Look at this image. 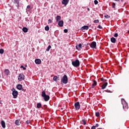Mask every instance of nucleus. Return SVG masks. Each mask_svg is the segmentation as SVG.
<instances>
[{
  "mask_svg": "<svg viewBox=\"0 0 129 129\" xmlns=\"http://www.w3.org/2000/svg\"><path fill=\"white\" fill-rule=\"evenodd\" d=\"M61 81L63 83V84H67V83H68V77H67V75H64L62 77Z\"/></svg>",
  "mask_w": 129,
  "mask_h": 129,
  "instance_id": "f257e3e1",
  "label": "nucleus"
},
{
  "mask_svg": "<svg viewBox=\"0 0 129 129\" xmlns=\"http://www.w3.org/2000/svg\"><path fill=\"white\" fill-rule=\"evenodd\" d=\"M72 64L74 67H79L80 66V61H79V60L77 59L75 61H73Z\"/></svg>",
  "mask_w": 129,
  "mask_h": 129,
  "instance_id": "f03ea898",
  "label": "nucleus"
},
{
  "mask_svg": "<svg viewBox=\"0 0 129 129\" xmlns=\"http://www.w3.org/2000/svg\"><path fill=\"white\" fill-rule=\"evenodd\" d=\"M25 80V75L23 74H19L18 76V80L19 81H22Z\"/></svg>",
  "mask_w": 129,
  "mask_h": 129,
  "instance_id": "7ed1b4c3",
  "label": "nucleus"
},
{
  "mask_svg": "<svg viewBox=\"0 0 129 129\" xmlns=\"http://www.w3.org/2000/svg\"><path fill=\"white\" fill-rule=\"evenodd\" d=\"M75 108L76 110H79V109H80V104L79 103V102L75 103Z\"/></svg>",
  "mask_w": 129,
  "mask_h": 129,
  "instance_id": "20e7f679",
  "label": "nucleus"
},
{
  "mask_svg": "<svg viewBox=\"0 0 129 129\" xmlns=\"http://www.w3.org/2000/svg\"><path fill=\"white\" fill-rule=\"evenodd\" d=\"M90 47L92 49H95L96 48V42L95 41L92 42L90 44Z\"/></svg>",
  "mask_w": 129,
  "mask_h": 129,
  "instance_id": "39448f33",
  "label": "nucleus"
},
{
  "mask_svg": "<svg viewBox=\"0 0 129 129\" xmlns=\"http://www.w3.org/2000/svg\"><path fill=\"white\" fill-rule=\"evenodd\" d=\"M12 91V94L14 97H17V96H18V92L15 89H13Z\"/></svg>",
  "mask_w": 129,
  "mask_h": 129,
  "instance_id": "423d86ee",
  "label": "nucleus"
},
{
  "mask_svg": "<svg viewBox=\"0 0 129 129\" xmlns=\"http://www.w3.org/2000/svg\"><path fill=\"white\" fill-rule=\"evenodd\" d=\"M69 3V0H62L61 2L62 5H64V7H66Z\"/></svg>",
  "mask_w": 129,
  "mask_h": 129,
  "instance_id": "0eeeda50",
  "label": "nucleus"
},
{
  "mask_svg": "<svg viewBox=\"0 0 129 129\" xmlns=\"http://www.w3.org/2000/svg\"><path fill=\"white\" fill-rule=\"evenodd\" d=\"M76 48L77 50H78L79 51L81 50V49H82V44L81 43H80L79 45L77 44L76 46Z\"/></svg>",
  "mask_w": 129,
  "mask_h": 129,
  "instance_id": "6e6552de",
  "label": "nucleus"
},
{
  "mask_svg": "<svg viewBox=\"0 0 129 129\" xmlns=\"http://www.w3.org/2000/svg\"><path fill=\"white\" fill-rule=\"evenodd\" d=\"M13 3H14V4H15V5H17L16 7H17V8H19V7H20V4H19V0H13Z\"/></svg>",
  "mask_w": 129,
  "mask_h": 129,
  "instance_id": "1a4fd4ad",
  "label": "nucleus"
},
{
  "mask_svg": "<svg viewBox=\"0 0 129 129\" xmlns=\"http://www.w3.org/2000/svg\"><path fill=\"white\" fill-rule=\"evenodd\" d=\"M35 63L37 64V65H40V64H41L42 61L41 60V59H39V58H37L35 60Z\"/></svg>",
  "mask_w": 129,
  "mask_h": 129,
  "instance_id": "9d476101",
  "label": "nucleus"
},
{
  "mask_svg": "<svg viewBox=\"0 0 129 129\" xmlns=\"http://www.w3.org/2000/svg\"><path fill=\"white\" fill-rule=\"evenodd\" d=\"M58 25L59 27H63V26H64V21L60 20L58 22Z\"/></svg>",
  "mask_w": 129,
  "mask_h": 129,
  "instance_id": "9b49d317",
  "label": "nucleus"
},
{
  "mask_svg": "<svg viewBox=\"0 0 129 129\" xmlns=\"http://www.w3.org/2000/svg\"><path fill=\"white\" fill-rule=\"evenodd\" d=\"M96 85H97V82H96V81L94 80L93 83L92 84V85L91 86V88H94V87H95V86H96Z\"/></svg>",
  "mask_w": 129,
  "mask_h": 129,
  "instance_id": "f8f14e48",
  "label": "nucleus"
},
{
  "mask_svg": "<svg viewBox=\"0 0 129 129\" xmlns=\"http://www.w3.org/2000/svg\"><path fill=\"white\" fill-rule=\"evenodd\" d=\"M42 97H50V96L46 95V92H45V91H42Z\"/></svg>",
  "mask_w": 129,
  "mask_h": 129,
  "instance_id": "ddd939ff",
  "label": "nucleus"
},
{
  "mask_svg": "<svg viewBox=\"0 0 129 129\" xmlns=\"http://www.w3.org/2000/svg\"><path fill=\"white\" fill-rule=\"evenodd\" d=\"M111 43H116V39L114 37H111L110 39Z\"/></svg>",
  "mask_w": 129,
  "mask_h": 129,
  "instance_id": "4468645a",
  "label": "nucleus"
},
{
  "mask_svg": "<svg viewBox=\"0 0 129 129\" xmlns=\"http://www.w3.org/2000/svg\"><path fill=\"white\" fill-rule=\"evenodd\" d=\"M1 125L3 128H6V122H5V121L2 120L1 121Z\"/></svg>",
  "mask_w": 129,
  "mask_h": 129,
  "instance_id": "2eb2a0df",
  "label": "nucleus"
},
{
  "mask_svg": "<svg viewBox=\"0 0 129 129\" xmlns=\"http://www.w3.org/2000/svg\"><path fill=\"white\" fill-rule=\"evenodd\" d=\"M4 72L6 75H7V76H8V75H10V70H9V69H6L4 71Z\"/></svg>",
  "mask_w": 129,
  "mask_h": 129,
  "instance_id": "dca6fc26",
  "label": "nucleus"
},
{
  "mask_svg": "<svg viewBox=\"0 0 129 129\" xmlns=\"http://www.w3.org/2000/svg\"><path fill=\"white\" fill-rule=\"evenodd\" d=\"M89 29V27L88 26H84L81 28V30L83 31V30H88Z\"/></svg>",
  "mask_w": 129,
  "mask_h": 129,
  "instance_id": "f3484780",
  "label": "nucleus"
},
{
  "mask_svg": "<svg viewBox=\"0 0 129 129\" xmlns=\"http://www.w3.org/2000/svg\"><path fill=\"white\" fill-rule=\"evenodd\" d=\"M23 88V85H22L21 84H18L17 86V89H18L19 90H21V89H22Z\"/></svg>",
  "mask_w": 129,
  "mask_h": 129,
  "instance_id": "a211bd4d",
  "label": "nucleus"
},
{
  "mask_svg": "<svg viewBox=\"0 0 129 129\" xmlns=\"http://www.w3.org/2000/svg\"><path fill=\"white\" fill-rule=\"evenodd\" d=\"M108 83L107 82L103 84V85L102 86V89H105L106 88V86H107Z\"/></svg>",
  "mask_w": 129,
  "mask_h": 129,
  "instance_id": "6ab92c4d",
  "label": "nucleus"
},
{
  "mask_svg": "<svg viewBox=\"0 0 129 129\" xmlns=\"http://www.w3.org/2000/svg\"><path fill=\"white\" fill-rule=\"evenodd\" d=\"M22 31L24 33H28V31H29V29L28 28H27V27H23L22 29Z\"/></svg>",
  "mask_w": 129,
  "mask_h": 129,
  "instance_id": "aec40b11",
  "label": "nucleus"
},
{
  "mask_svg": "<svg viewBox=\"0 0 129 129\" xmlns=\"http://www.w3.org/2000/svg\"><path fill=\"white\" fill-rule=\"evenodd\" d=\"M15 123L16 125H20L21 124V122L20 121V120H16L15 122Z\"/></svg>",
  "mask_w": 129,
  "mask_h": 129,
  "instance_id": "412c9836",
  "label": "nucleus"
},
{
  "mask_svg": "<svg viewBox=\"0 0 129 129\" xmlns=\"http://www.w3.org/2000/svg\"><path fill=\"white\" fill-rule=\"evenodd\" d=\"M56 20V22H58V21H60L61 20V16L59 15L57 16Z\"/></svg>",
  "mask_w": 129,
  "mask_h": 129,
  "instance_id": "4be33fe9",
  "label": "nucleus"
},
{
  "mask_svg": "<svg viewBox=\"0 0 129 129\" xmlns=\"http://www.w3.org/2000/svg\"><path fill=\"white\" fill-rule=\"evenodd\" d=\"M37 108H41V107H42V104H41V103H37Z\"/></svg>",
  "mask_w": 129,
  "mask_h": 129,
  "instance_id": "5701e85b",
  "label": "nucleus"
},
{
  "mask_svg": "<svg viewBox=\"0 0 129 129\" xmlns=\"http://www.w3.org/2000/svg\"><path fill=\"white\" fill-rule=\"evenodd\" d=\"M51 48H52V46H51V45H49L46 50L47 51V52H49L50 51V49H51Z\"/></svg>",
  "mask_w": 129,
  "mask_h": 129,
  "instance_id": "b1692460",
  "label": "nucleus"
},
{
  "mask_svg": "<svg viewBox=\"0 0 129 129\" xmlns=\"http://www.w3.org/2000/svg\"><path fill=\"white\" fill-rule=\"evenodd\" d=\"M123 109H125L126 108H127V104L125 103V104L123 105Z\"/></svg>",
  "mask_w": 129,
  "mask_h": 129,
  "instance_id": "393cba45",
  "label": "nucleus"
},
{
  "mask_svg": "<svg viewBox=\"0 0 129 129\" xmlns=\"http://www.w3.org/2000/svg\"><path fill=\"white\" fill-rule=\"evenodd\" d=\"M58 79V77L57 76H55L53 77V80L54 81H55V82H56L57 80Z\"/></svg>",
  "mask_w": 129,
  "mask_h": 129,
  "instance_id": "a878e982",
  "label": "nucleus"
},
{
  "mask_svg": "<svg viewBox=\"0 0 129 129\" xmlns=\"http://www.w3.org/2000/svg\"><path fill=\"white\" fill-rule=\"evenodd\" d=\"M50 99V97H44V101H48Z\"/></svg>",
  "mask_w": 129,
  "mask_h": 129,
  "instance_id": "bb28decb",
  "label": "nucleus"
},
{
  "mask_svg": "<svg viewBox=\"0 0 129 129\" xmlns=\"http://www.w3.org/2000/svg\"><path fill=\"white\" fill-rule=\"evenodd\" d=\"M45 31H49V30H50V28L48 26H46L45 27Z\"/></svg>",
  "mask_w": 129,
  "mask_h": 129,
  "instance_id": "cd10ccee",
  "label": "nucleus"
},
{
  "mask_svg": "<svg viewBox=\"0 0 129 129\" xmlns=\"http://www.w3.org/2000/svg\"><path fill=\"white\" fill-rule=\"evenodd\" d=\"M4 52H5V50H4V49H0V54H4Z\"/></svg>",
  "mask_w": 129,
  "mask_h": 129,
  "instance_id": "c85d7f7f",
  "label": "nucleus"
},
{
  "mask_svg": "<svg viewBox=\"0 0 129 129\" xmlns=\"http://www.w3.org/2000/svg\"><path fill=\"white\" fill-rule=\"evenodd\" d=\"M95 115H96V116H97V117H98L100 116V114H99V112H96V113H95Z\"/></svg>",
  "mask_w": 129,
  "mask_h": 129,
  "instance_id": "c756f323",
  "label": "nucleus"
},
{
  "mask_svg": "<svg viewBox=\"0 0 129 129\" xmlns=\"http://www.w3.org/2000/svg\"><path fill=\"white\" fill-rule=\"evenodd\" d=\"M112 7L113 8V9H115V3H112Z\"/></svg>",
  "mask_w": 129,
  "mask_h": 129,
  "instance_id": "7c9ffc66",
  "label": "nucleus"
},
{
  "mask_svg": "<svg viewBox=\"0 0 129 129\" xmlns=\"http://www.w3.org/2000/svg\"><path fill=\"white\" fill-rule=\"evenodd\" d=\"M94 24H98V23H99V20H96L94 21Z\"/></svg>",
  "mask_w": 129,
  "mask_h": 129,
  "instance_id": "2f4dec72",
  "label": "nucleus"
},
{
  "mask_svg": "<svg viewBox=\"0 0 129 129\" xmlns=\"http://www.w3.org/2000/svg\"><path fill=\"white\" fill-rule=\"evenodd\" d=\"M31 122V120H28L25 122L26 124H29Z\"/></svg>",
  "mask_w": 129,
  "mask_h": 129,
  "instance_id": "473e14b6",
  "label": "nucleus"
},
{
  "mask_svg": "<svg viewBox=\"0 0 129 129\" xmlns=\"http://www.w3.org/2000/svg\"><path fill=\"white\" fill-rule=\"evenodd\" d=\"M82 122H83V124H84V125H85V124H86V121L85 120V119H83Z\"/></svg>",
  "mask_w": 129,
  "mask_h": 129,
  "instance_id": "72a5a7b5",
  "label": "nucleus"
},
{
  "mask_svg": "<svg viewBox=\"0 0 129 129\" xmlns=\"http://www.w3.org/2000/svg\"><path fill=\"white\" fill-rule=\"evenodd\" d=\"M114 37H115V38H117V37H118V34L115 33L114 35Z\"/></svg>",
  "mask_w": 129,
  "mask_h": 129,
  "instance_id": "f704fd0d",
  "label": "nucleus"
},
{
  "mask_svg": "<svg viewBox=\"0 0 129 129\" xmlns=\"http://www.w3.org/2000/svg\"><path fill=\"white\" fill-rule=\"evenodd\" d=\"M94 3L95 5H97L98 4V1H97V0H95Z\"/></svg>",
  "mask_w": 129,
  "mask_h": 129,
  "instance_id": "c9c22d12",
  "label": "nucleus"
},
{
  "mask_svg": "<svg viewBox=\"0 0 129 129\" xmlns=\"http://www.w3.org/2000/svg\"><path fill=\"white\" fill-rule=\"evenodd\" d=\"M20 68H23V70H26V68L25 67H24V66H21L20 67Z\"/></svg>",
  "mask_w": 129,
  "mask_h": 129,
  "instance_id": "e433bc0d",
  "label": "nucleus"
},
{
  "mask_svg": "<svg viewBox=\"0 0 129 129\" xmlns=\"http://www.w3.org/2000/svg\"><path fill=\"white\" fill-rule=\"evenodd\" d=\"M105 18H106V19H109V18H110V16H109V15H106L104 16Z\"/></svg>",
  "mask_w": 129,
  "mask_h": 129,
  "instance_id": "4c0bfd02",
  "label": "nucleus"
},
{
  "mask_svg": "<svg viewBox=\"0 0 129 129\" xmlns=\"http://www.w3.org/2000/svg\"><path fill=\"white\" fill-rule=\"evenodd\" d=\"M21 90H22V91H23V92H26V89H24V88H22L21 89Z\"/></svg>",
  "mask_w": 129,
  "mask_h": 129,
  "instance_id": "58836bf2",
  "label": "nucleus"
},
{
  "mask_svg": "<svg viewBox=\"0 0 129 129\" xmlns=\"http://www.w3.org/2000/svg\"><path fill=\"white\" fill-rule=\"evenodd\" d=\"M48 22V24H51V23H52V20L49 19Z\"/></svg>",
  "mask_w": 129,
  "mask_h": 129,
  "instance_id": "ea45409f",
  "label": "nucleus"
},
{
  "mask_svg": "<svg viewBox=\"0 0 129 129\" xmlns=\"http://www.w3.org/2000/svg\"><path fill=\"white\" fill-rule=\"evenodd\" d=\"M63 32H64V33H68V29H64Z\"/></svg>",
  "mask_w": 129,
  "mask_h": 129,
  "instance_id": "a19ab883",
  "label": "nucleus"
},
{
  "mask_svg": "<svg viewBox=\"0 0 129 129\" xmlns=\"http://www.w3.org/2000/svg\"><path fill=\"white\" fill-rule=\"evenodd\" d=\"M99 126V124H98V123H96V125L94 126L95 127H98Z\"/></svg>",
  "mask_w": 129,
  "mask_h": 129,
  "instance_id": "79ce46f5",
  "label": "nucleus"
},
{
  "mask_svg": "<svg viewBox=\"0 0 129 129\" xmlns=\"http://www.w3.org/2000/svg\"><path fill=\"white\" fill-rule=\"evenodd\" d=\"M98 28H99V29H102V26H101L100 25H98Z\"/></svg>",
  "mask_w": 129,
  "mask_h": 129,
  "instance_id": "37998d69",
  "label": "nucleus"
},
{
  "mask_svg": "<svg viewBox=\"0 0 129 129\" xmlns=\"http://www.w3.org/2000/svg\"><path fill=\"white\" fill-rule=\"evenodd\" d=\"M95 128H96V127H95V126H92V127H91V129H95Z\"/></svg>",
  "mask_w": 129,
  "mask_h": 129,
  "instance_id": "c03bdc74",
  "label": "nucleus"
},
{
  "mask_svg": "<svg viewBox=\"0 0 129 129\" xmlns=\"http://www.w3.org/2000/svg\"><path fill=\"white\" fill-rule=\"evenodd\" d=\"M30 8H31V6L30 5L27 6V9H30Z\"/></svg>",
  "mask_w": 129,
  "mask_h": 129,
  "instance_id": "a18cd8bd",
  "label": "nucleus"
},
{
  "mask_svg": "<svg viewBox=\"0 0 129 129\" xmlns=\"http://www.w3.org/2000/svg\"><path fill=\"white\" fill-rule=\"evenodd\" d=\"M105 80H104V79L102 78L101 79V81H102L103 82H104Z\"/></svg>",
  "mask_w": 129,
  "mask_h": 129,
  "instance_id": "49530a36",
  "label": "nucleus"
},
{
  "mask_svg": "<svg viewBox=\"0 0 129 129\" xmlns=\"http://www.w3.org/2000/svg\"><path fill=\"white\" fill-rule=\"evenodd\" d=\"M115 1V2H118V3H119V0H113Z\"/></svg>",
  "mask_w": 129,
  "mask_h": 129,
  "instance_id": "de8ad7c7",
  "label": "nucleus"
},
{
  "mask_svg": "<svg viewBox=\"0 0 129 129\" xmlns=\"http://www.w3.org/2000/svg\"><path fill=\"white\" fill-rule=\"evenodd\" d=\"M87 10L89 12L90 11V9L89 8H87Z\"/></svg>",
  "mask_w": 129,
  "mask_h": 129,
  "instance_id": "09e8293b",
  "label": "nucleus"
},
{
  "mask_svg": "<svg viewBox=\"0 0 129 129\" xmlns=\"http://www.w3.org/2000/svg\"><path fill=\"white\" fill-rule=\"evenodd\" d=\"M77 99H78V98H76V99H75V101H77Z\"/></svg>",
  "mask_w": 129,
  "mask_h": 129,
  "instance_id": "8fccbe9b",
  "label": "nucleus"
},
{
  "mask_svg": "<svg viewBox=\"0 0 129 129\" xmlns=\"http://www.w3.org/2000/svg\"><path fill=\"white\" fill-rule=\"evenodd\" d=\"M0 104H2V100H0Z\"/></svg>",
  "mask_w": 129,
  "mask_h": 129,
  "instance_id": "3c124183",
  "label": "nucleus"
},
{
  "mask_svg": "<svg viewBox=\"0 0 129 129\" xmlns=\"http://www.w3.org/2000/svg\"><path fill=\"white\" fill-rule=\"evenodd\" d=\"M89 99H90V98H87V100H89Z\"/></svg>",
  "mask_w": 129,
  "mask_h": 129,
  "instance_id": "603ef678",
  "label": "nucleus"
},
{
  "mask_svg": "<svg viewBox=\"0 0 129 129\" xmlns=\"http://www.w3.org/2000/svg\"><path fill=\"white\" fill-rule=\"evenodd\" d=\"M61 109H63V108H61Z\"/></svg>",
  "mask_w": 129,
  "mask_h": 129,
  "instance_id": "864d4df0",
  "label": "nucleus"
},
{
  "mask_svg": "<svg viewBox=\"0 0 129 129\" xmlns=\"http://www.w3.org/2000/svg\"><path fill=\"white\" fill-rule=\"evenodd\" d=\"M70 21H71V19H70Z\"/></svg>",
  "mask_w": 129,
  "mask_h": 129,
  "instance_id": "5fc2aeb1",
  "label": "nucleus"
},
{
  "mask_svg": "<svg viewBox=\"0 0 129 129\" xmlns=\"http://www.w3.org/2000/svg\"><path fill=\"white\" fill-rule=\"evenodd\" d=\"M0 78H1V75H0Z\"/></svg>",
  "mask_w": 129,
  "mask_h": 129,
  "instance_id": "6e6d98bb",
  "label": "nucleus"
}]
</instances>
